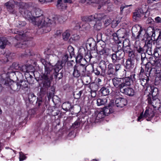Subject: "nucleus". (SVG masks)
<instances>
[{"mask_svg":"<svg viewBox=\"0 0 161 161\" xmlns=\"http://www.w3.org/2000/svg\"><path fill=\"white\" fill-rule=\"evenodd\" d=\"M125 72V77L123 78L114 77L112 79V81L114 86L118 89L120 91L124 87L130 86L133 82V79H135V75L132 74L130 76L127 77L126 71L124 69Z\"/></svg>","mask_w":161,"mask_h":161,"instance_id":"f257e3e1","label":"nucleus"},{"mask_svg":"<svg viewBox=\"0 0 161 161\" xmlns=\"http://www.w3.org/2000/svg\"><path fill=\"white\" fill-rule=\"evenodd\" d=\"M21 1L22 0H10L4 3V6L10 14H16L17 12L15 8V5L19 6V8H23L24 6L25 3Z\"/></svg>","mask_w":161,"mask_h":161,"instance_id":"f03ea898","label":"nucleus"},{"mask_svg":"<svg viewBox=\"0 0 161 161\" xmlns=\"http://www.w3.org/2000/svg\"><path fill=\"white\" fill-rule=\"evenodd\" d=\"M87 66L86 64H77L73 67L72 75L74 77L78 78L80 76L85 75Z\"/></svg>","mask_w":161,"mask_h":161,"instance_id":"7ed1b4c3","label":"nucleus"},{"mask_svg":"<svg viewBox=\"0 0 161 161\" xmlns=\"http://www.w3.org/2000/svg\"><path fill=\"white\" fill-rule=\"evenodd\" d=\"M40 61L44 66L45 71L41 75V77H53V68L51 66V64L49 61L45 59L41 58Z\"/></svg>","mask_w":161,"mask_h":161,"instance_id":"20e7f679","label":"nucleus"},{"mask_svg":"<svg viewBox=\"0 0 161 161\" xmlns=\"http://www.w3.org/2000/svg\"><path fill=\"white\" fill-rule=\"evenodd\" d=\"M41 78L42 79V86L40 88V92L41 96L42 97L46 94V91L50 87L53 77H41Z\"/></svg>","mask_w":161,"mask_h":161,"instance_id":"39448f33","label":"nucleus"},{"mask_svg":"<svg viewBox=\"0 0 161 161\" xmlns=\"http://www.w3.org/2000/svg\"><path fill=\"white\" fill-rule=\"evenodd\" d=\"M121 64H114L112 63L109 64L107 65L106 74L107 75L110 77H113L117 74V72L121 68Z\"/></svg>","mask_w":161,"mask_h":161,"instance_id":"423d86ee","label":"nucleus"},{"mask_svg":"<svg viewBox=\"0 0 161 161\" xmlns=\"http://www.w3.org/2000/svg\"><path fill=\"white\" fill-rule=\"evenodd\" d=\"M32 20L33 24L36 25L39 28L46 27L47 22L44 16H42L39 18H33Z\"/></svg>","mask_w":161,"mask_h":161,"instance_id":"0eeeda50","label":"nucleus"},{"mask_svg":"<svg viewBox=\"0 0 161 161\" xmlns=\"http://www.w3.org/2000/svg\"><path fill=\"white\" fill-rule=\"evenodd\" d=\"M63 68L61 66L55 65L53 69L54 71H53V75H54V78L56 80H58L61 79L63 76V71L61 70Z\"/></svg>","mask_w":161,"mask_h":161,"instance_id":"6e6552de","label":"nucleus"},{"mask_svg":"<svg viewBox=\"0 0 161 161\" xmlns=\"http://www.w3.org/2000/svg\"><path fill=\"white\" fill-rule=\"evenodd\" d=\"M148 103L150 105H151L153 108L155 110H157L161 104L160 100L157 97H152L151 98L149 97L147 99Z\"/></svg>","mask_w":161,"mask_h":161,"instance_id":"1a4fd4ad","label":"nucleus"},{"mask_svg":"<svg viewBox=\"0 0 161 161\" xmlns=\"http://www.w3.org/2000/svg\"><path fill=\"white\" fill-rule=\"evenodd\" d=\"M9 80L7 81L6 83L7 84L6 87L8 88H10L11 90L14 91H18L20 90V87L19 85V82H16L13 80H11L8 77Z\"/></svg>","mask_w":161,"mask_h":161,"instance_id":"9d476101","label":"nucleus"},{"mask_svg":"<svg viewBox=\"0 0 161 161\" xmlns=\"http://www.w3.org/2000/svg\"><path fill=\"white\" fill-rule=\"evenodd\" d=\"M134 49L136 53H139L141 55L145 54V50L144 47L141 46V44L139 41H136L134 44Z\"/></svg>","mask_w":161,"mask_h":161,"instance_id":"9b49d317","label":"nucleus"},{"mask_svg":"<svg viewBox=\"0 0 161 161\" xmlns=\"http://www.w3.org/2000/svg\"><path fill=\"white\" fill-rule=\"evenodd\" d=\"M144 15V12L141 8L136 9L133 13V18L135 21L140 20Z\"/></svg>","mask_w":161,"mask_h":161,"instance_id":"f8f14e48","label":"nucleus"},{"mask_svg":"<svg viewBox=\"0 0 161 161\" xmlns=\"http://www.w3.org/2000/svg\"><path fill=\"white\" fill-rule=\"evenodd\" d=\"M156 111L152 107L147 108L144 114V116L145 118H148L146 119L147 121H150L151 119L154 117Z\"/></svg>","mask_w":161,"mask_h":161,"instance_id":"ddd939ff","label":"nucleus"},{"mask_svg":"<svg viewBox=\"0 0 161 161\" xmlns=\"http://www.w3.org/2000/svg\"><path fill=\"white\" fill-rule=\"evenodd\" d=\"M24 41L20 42H18L14 46L16 48H20L25 49L28 46V41L30 40V39L25 36L24 37V39H20Z\"/></svg>","mask_w":161,"mask_h":161,"instance_id":"4468645a","label":"nucleus"},{"mask_svg":"<svg viewBox=\"0 0 161 161\" xmlns=\"http://www.w3.org/2000/svg\"><path fill=\"white\" fill-rule=\"evenodd\" d=\"M84 54H85V48L84 47H83L80 49L79 53L76 57V61L77 62H79L80 63L79 64L84 63V61L85 60L83 58Z\"/></svg>","mask_w":161,"mask_h":161,"instance_id":"2eb2a0df","label":"nucleus"},{"mask_svg":"<svg viewBox=\"0 0 161 161\" xmlns=\"http://www.w3.org/2000/svg\"><path fill=\"white\" fill-rule=\"evenodd\" d=\"M125 53H127L132 50L130 45V42L128 40L125 39L123 42V47L121 49Z\"/></svg>","mask_w":161,"mask_h":161,"instance_id":"dca6fc26","label":"nucleus"},{"mask_svg":"<svg viewBox=\"0 0 161 161\" xmlns=\"http://www.w3.org/2000/svg\"><path fill=\"white\" fill-rule=\"evenodd\" d=\"M158 94V89L154 86H150L149 94L147 95V98L149 97L151 98L152 97H157V96Z\"/></svg>","mask_w":161,"mask_h":161,"instance_id":"f3484780","label":"nucleus"},{"mask_svg":"<svg viewBox=\"0 0 161 161\" xmlns=\"http://www.w3.org/2000/svg\"><path fill=\"white\" fill-rule=\"evenodd\" d=\"M96 44V42L92 38L89 39L86 43V50L88 51L92 50L95 49V46Z\"/></svg>","mask_w":161,"mask_h":161,"instance_id":"a211bd4d","label":"nucleus"},{"mask_svg":"<svg viewBox=\"0 0 161 161\" xmlns=\"http://www.w3.org/2000/svg\"><path fill=\"white\" fill-rule=\"evenodd\" d=\"M150 36L152 38V40L153 42V43H156V38H155V31L152 27H148L146 31V36Z\"/></svg>","mask_w":161,"mask_h":161,"instance_id":"6ab92c4d","label":"nucleus"},{"mask_svg":"<svg viewBox=\"0 0 161 161\" xmlns=\"http://www.w3.org/2000/svg\"><path fill=\"white\" fill-rule=\"evenodd\" d=\"M122 93L130 97H132L134 95L135 91L131 87H128L122 88L120 90Z\"/></svg>","mask_w":161,"mask_h":161,"instance_id":"aec40b11","label":"nucleus"},{"mask_svg":"<svg viewBox=\"0 0 161 161\" xmlns=\"http://www.w3.org/2000/svg\"><path fill=\"white\" fill-rule=\"evenodd\" d=\"M115 103L117 107L122 108L126 105L127 101L124 98L119 97L116 99Z\"/></svg>","mask_w":161,"mask_h":161,"instance_id":"412c9836","label":"nucleus"},{"mask_svg":"<svg viewBox=\"0 0 161 161\" xmlns=\"http://www.w3.org/2000/svg\"><path fill=\"white\" fill-rule=\"evenodd\" d=\"M12 32L16 34L15 36V38L17 40L20 39H24V37L26 36V34H24V32L22 31H19L17 29H15L12 31Z\"/></svg>","mask_w":161,"mask_h":161,"instance_id":"4be33fe9","label":"nucleus"},{"mask_svg":"<svg viewBox=\"0 0 161 161\" xmlns=\"http://www.w3.org/2000/svg\"><path fill=\"white\" fill-rule=\"evenodd\" d=\"M69 57L68 53L64 54L62 57V60L58 61L56 65L59 66H61V67L63 68L64 66H65L66 62L67 61Z\"/></svg>","mask_w":161,"mask_h":161,"instance_id":"5701e85b","label":"nucleus"},{"mask_svg":"<svg viewBox=\"0 0 161 161\" xmlns=\"http://www.w3.org/2000/svg\"><path fill=\"white\" fill-rule=\"evenodd\" d=\"M149 59H150L153 67V68H154L155 69V68L158 69L160 68L161 66V59L154 58V59L153 60V58L151 57H150Z\"/></svg>","mask_w":161,"mask_h":161,"instance_id":"b1692460","label":"nucleus"},{"mask_svg":"<svg viewBox=\"0 0 161 161\" xmlns=\"http://www.w3.org/2000/svg\"><path fill=\"white\" fill-rule=\"evenodd\" d=\"M145 32V30H143L141 27H140V29L138 31H134L132 32V38L133 39H137L139 38L140 36L143 35V34Z\"/></svg>","mask_w":161,"mask_h":161,"instance_id":"393cba45","label":"nucleus"},{"mask_svg":"<svg viewBox=\"0 0 161 161\" xmlns=\"http://www.w3.org/2000/svg\"><path fill=\"white\" fill-rule=\"evenodd\" d=\"M116 55L117 57V59L118 63L120 61L121 63L124 62V57L125 56V53L122 49H119L116 51Z\"/></svg>","mask_w":161,"mask_h":161,"instance_id":"a878e982","label":"nucleus"},{"mask_svg":"<svg viewBox=\"0 0 161 161\" xmlns=\"http://www.w3.org/2000/svg\"><path fill=\"white\" fill-rule=\"evenodd\" d=\"M32 14L33 18H39L42 16H43V12L39 8H34Z\"/></svg>","mask_w":161,"mask_h":161,"instance_id":"bb28decb","label":"nucleus"},{"mask_svg":"<svg viewBox=\"0 0 161 161\" xmlns=\"http://www.w3.org/2000/svg\"><path fill=\"white\" fill-rule=\"evenodd\" d=\"M125 67L128 71H130L133 69L134 65L131 58H129L127 60Z\"/></svg>","mask_w":161,"mask_h":161,"instance_id":"cd10ccee","label":"nucleus"},{"mask_svg":"<svg viewBox=\"0 0 161 161\" xmlns=\"http://www.w3.org/2000/svg\"><path fill=\"white\" fill-rule=\"evenodd\" d=\"M149 59L150 61L146 63L144 65L145 66V70L148 72L149 75L151 73V72L153 69L154 71L155 70V68L153 67L151 60Z\"/></svg>","mask_w":161,"mask_h":161,"instance_id":"c85d7f7f","label":"nucleus"},{"mask_svg":"<svg viewBox=\"0 0 161 161\" xmlns=\"http://www.w3.org/2000/svg\"><path fill=\"white\" fill-rule=\"evenodd\" d=\"M63 109L66 111H70L72 108L74 107L73 106H72L71 103L69 102L64 103L62 106Z\"/></svg>","mask_w":161,"mask_h":161,"instance_id":"c756f323","label":"nucleus"},{"mask_svg":"<svg viewBox=\"0 0 161 161\" xmlns=\"http://www.w3.org/2000/svg\"><path fill=\"white\" fill-rule=\"evenodd\" d=\"M106 62L103 60L101 61L99 63L98 66L101 69V70H102V73L104 74L106 72V70H107V65Z\"/></svg>","mask_w":161,"mask_h":161,"instance_id":"7c9ffc66","label":"nucleus"},{"mask_svg":"<svg viewBox=\"0 0 161 161\" xmlns=\"http://www.w3.org/2000/svg\"><path fill=\"white\" fill-rule=\"evenodd\" d=\"M56 6L58 9L63 10L67 7V4L64 2L62 0H58Z\"/></svg>","mask_w":161,"mask_h":161,"instance_id":"2f4dec72","label":"nucleus"},{"mask_svg":"<svg viewBox=\"0 0 161 161\" xmlns=\"http://www.w3.org/2000/svg\"><path fill=\"white\" fill-rule=\"evenodd\" d=\"M9 42L5 38L0 37V48L1 49L5 48L6 45L8 44Z\"/></svg>","mask_w":161,"mask_h":161,"instance_id":"473e14b6","label":"nucleus"},{"mask_svg":"<svg viewBox=\"0 0 161 161\" xmlns=\"http://www.w3.org/2000/svg\"><path fill=\"white\" fill-rule=\"evenodd\" d=\"M85 56V58L84 59H85V60L84 61L86 65L87 64V62H90L91 59V58L92 57V56L91 55V53L90 51L88 50H86L85 49V54H84Z\"/></svg>","mask_w":161,"mask_h":161,"instance_id":"72a5a7b5","label":"nucleus"},{"mask_svg":"<svg viewBox=\"0 0 161 161\" xmlns=\"http://www.w3.org/2000/svg\"><path fill=\"white\" fill-rule=\"evenodd\" d=\"M19 83L20 89L21 88L23 90L28 88L30 84L27 81L25 80H20Z\"/></svg>","mask_w":161,"mask_h":161,"instance_id":"f704fd0d","label":"nucleus"},{"mask_svg":"<svg viewBox=\"0 0 161 161\" xmlns=\"http://www.w3.org/2000/svg\"><path fill=\"white\" fill-rule=\"evenodd\" d=\"M99 92L102 95L106 96L109 94L110 91L108 87L103 86L100 90Z\"/></svg>","mask_w":161,"mask_h":161,"instance_id":"c9c22d12","label":"nucleus"},{"mask_svg":"<svg viewBox=\"0 0 161 161\" xmlns=\"http://www.w3.org/2000/svg\"><path fill=\"white\" fill-rule=\"evenodd\" d=\"M9 80L8 77H6L5 78H1L0 80V92H1L3 88L6 87V85H7L6 82Z\"/></svg>","mask_w":161,"mask_h":161,"instance_id":"e433bc0d","label":"nucleus"},{"mask_svg":"<svg viewBox=\"0 0 161 161\" xmlns=\"http://www.w3.org/2000/svg\"><path fill=\"white\" fill-rule=\"evenodd\" d=\"M91 89V93L96 92L98 89V85L95 83H91L88 86Z\"/></svg>","mask_w":161,"mask_h":161,"instance_id":"4c0bfd02","label":"nucleus"},{"mask_svg":"<svg viewBox=\"0 0 161 161\" xmlns=\"http://www.w3.org/2000/svg\"><path fill=\"white\" fill-rule=\"evenodd\" d=\"M28 100L30 103H33L35 102L37 99L36 97L34 94L32 92H29L28 94Z\"/></svg>","mask_w":161,"mask_h":161,"instance_id":"58836bf2","label":"nucleus"},{"mask_svg":"<svg viewBox=\"0 0 161 161\" xmlns=\"http://www.w3.org/2000/svg\"><path fill=\"white\" fill-rule=\"evenodd\" d=\"M82 20L85 22H90L94 21L95 20V16L92 15L90 16H86L82 17Z\"/></svg>","mask_w":161,"mask_h":161,"instance_id":"ea45409f","label":"nucleus"},{"mask_svg":"<svg viewBox=\"0 0 161 161\" xmlns=\"http://www.w3.org/2000/svg\"><path fill=\"white\" fill-rule=\"evenodd\" d=\"M154 84L156 86L159 85L161 83V74L160 72L156 73Z\"/></svg>","mask_w":161,"mask_h":161,"instance_id":"a19ab883","label":"nucleus"},{"mask_svg":"<svg viewBox=\"0 0 161 161\" xmlns=\"http://www.w3.org/2000/svg\"><path fill=\"white\" fill-rule=\"evenodd\" d=\"M92 66L93 69V72L94 74L97 76H104V75H105L104 74L102 73V70L101 72L100 71L101 69L100 68L97 66L96 68L94 69L93 67V65L92 64Z\"/></svg>","mask_w":161,"mask_h":161,"instance_id":"79ce46f5","label":"nucleus"},{"mask_svg":"<svg viewBox=\"0 0 161 161\" xmlns=\"http://www.w3.org/2000/svg\"><path fill=\"white\" fill-rule=\"evenodd\" d=\"M95 16V20H100L105 19L107 16L103 13H97L94 15Z\"/></svg>","mask_w":161,"mask_h":161,"instance_id":"37998d69","label":"nucleus"},{"mask_svg":"<svg viewBox=\"0 0 161 161\" xmlns=\"http://www.w3.org/2000/svg\"><path fill=\"white\" fill-rule=\"evenodd\" d=\"M86 91V89H83L79 91L78 92L77 91L73 93V96L75 99H79L82 94Z\"/></svg>","mask_w":161,"mask_h":161,"instance_id":"c03bdc74","label":"nucleus"},{"mask_svg":"<svg viewBox=\"0 0 161 161\" xmlns=\"http://www.w3.org/2000/svg\"><path fill=\"white\" fill-rule=\"evenodd\" d=\"M23 8H22L23 9L22 12H24V16L25 18H30L32 20V19H33V15H32L31 12L27 10L24 9L23 8Z\"/></svg>","mask_w":161,"mask_h":161,"instance_id":"a18cd8bd","label":"nucleus"},{"mask_svg":"<svg viewBox=\"0 0 161 161\" xmlns=\"http://www.w3.org/2000/svg\"><path fill=\"white\" fill-rule=\"evenodd\" d=\"M77 119L82 126L84 125L86 120L88 121L87 116H84V115L80 116Z\"/></svg>","mask_w":161,"mask_h":161,"instance_id":"49530a36","label":"nucleus"},{"mask_svg":"<svg viewBox=\"0 0 161 161\" xmlns=\"http://www.w3.org/2000/svg\"><path fill=\"white\" fill-rule=\"evenodd\" d=\"M153 54L155 57L157 59H161V50L159 48L154 49Z\"/></svg>","mask_w":161,"mask_h":161,"instance_id":"de8ad7c7","label":"nucleus"},{"mask_svg":"<svg viewBox=\"0 0 161 161\" xmlns=\"http://www.w3.org/2000/svg\"><path fill=\"white\" fill-rule=\"evenodd\" d=\"M103 112L105 116H108L109 114L112 113L113 111L112 109L110 108L109 106L108 107H105L103 109H101Z\"/></svg>","mask_w":161,"mask_h":161,"instance_id":"09e8293b","label":"nucleus"},{"mask_svg":"<svg viewBox=\"0 0 161 161\" xmlns=\"http://www.w3.org/2000/svg\"><path fill=\"white\" fill-rule=\"evenodd\" d=\"M139 80L141 85L144 86L148 83L149 79L147 75V77L140 78Z\"/></svg>","mask_w":161,"mask_h":161,"instance_id":"8fccbe9b","label":"nucleus"},{"mask_svg":"<svg viewBox=\"0 0 161 161\" xmlns=\"http://www.w3.org/2000/svg\"><path fill=\"white\" fill-rule=\"evenodd\" d=\"M107 102V98H99L97 100V103L98 106L105 105Z\"/></svg>","mask_w":161,"mask_h":161,"instance_id":"3c124183","label":"nucleus"},{"mask_svg":"<svg viewBox=\"0 0 161 161\" xmlns=\"http://www.w3.org/2000/svg\"><path fill=\"white\" fill-rule=\"evenodd\" d=\"M110 57L111 58L112 60V62L114 63H118V58L116 52H114V53H113L112 54H109V55Z\"/></svg>","mask_w":161,"mask_h":161,"instance_id":"603ef678","label":"nucleus"},{"mask_svg":"<svg viewBox=\"0 0 161 161\" xmlns=\"http://www.w3.org/2000/svg\"><path fill=\"white\" fill-rule=\"evenodd\" d=\"M36 99V105L38 107H40L44 103V102L42 100V97L40 96L37 97Z\"/></svg>","mask_w":161,"mask_h":161,"instance_id":"864d4df0","label":"nucleus"},{"mask_svg":"<svg viewBox=\"0 0 161 161\" xmlns=\"http://www.w3.org/2000/svg\"><path fill=\"white\" fill-rule=\"evenodd\" d=\"M103 113L102 110H101L99 112H98L96 118V122H97V120L101 119L105 116Z\"/></svg>","mask_w":161,"mask_h":161,"instance_id":"5fc2aeb1","label":"nucleus"},{"mask_svg":"<svg viewBox=\"0 0 161 161\" xmlns=\"http://www.w3.org/2000/svg\"><path fill=\"white\" fill-rule=\"evenodd\" d=\"M69 53L71 58L75 55L74 50V48L71 46H69L68 48V53Z\"/></svg>","mask_w":161,"mask_h":161,"instance_id":"6e6d98bb","label":"nucleus"},{"mask_svg":"<svg viewBox=\"0 0 161 161\" xmlns=\"http://www.w3.org/2000/svg\"><path fill=\"white\" fill-rule=\"evenodd\" d=\"M112 36H113V39L116 41L119 40V38H124V36H121L119 34L115 32H114L113 35Z\"/></svg>","mask_w":161,"mask_h":161,"instance_id":"4d7b16f0","label":"nucleus"},{"mask_svg":"<svg viewBox=\"0 0 161 161\" xmlns=\"http://www.w3.org/2000/svg\"><path fill=\"white\" fill-rule=\"evenodd\" d=\"M62 36L64 40L66 41L69 39L70 36V34L69 31L67 30L63 33Z\"/></svg>","mask_w":161,"mask_h":161,"instance_id":"13d9d810","label":"nucleus"},{"mask_svg":"<svg viewBox=\"0 0 161 161\" xmlns=\"http://www.w3.org/2000/svg\"><path fill=\"white\" fill-rule=\"evenodd\" d=\"M143 39L146 42H147V43H150L152 42L153 41L152 40L151 37L150 36H146V31L143 34Z\"/></svg>","mask_w":161,"mask_h":161,"instance_id":"bf43d9fd","label":"nucleus"},{"mask_svg":"<svg viewBox=\"0 0 161 161\" xmlns=\"http://www.w3.org/2000/svg\"><path fill=\"white\" fill-rule=\"evenodd\" d=\"M28 66L26 65H20L19 70L20 71L24 72H28Z\"/></svg>","mask_w":161,"mask_h":161,"instance_id":"052dcab7","label":"nucleus"},{"mask_svg":"<svg viewBox=\"0 0 161 161\" xmlns=\"http://www.w3.org/2000/svg\"><path fill=\"white\" fill-rule=\"evenodd\" d=\"M93 26L94 29L97 31H99L101 28L102 23L99 22H96Z\"/></svg>","mask_w":161,"mask_h":161,"instance_id":"680f3d73","label":"nucleus"},{"mask_svg":"<svg viewBox=\"0 0 161 161\" xmlns=\"http://www.w3.org/2000/svg\"><path fill=\"white\" fill-rule=\"evenodd\" d=\"M26 24V23L25 21H18L16 24V26L17 27L21 28L25 26Z\"/></svg>","mask_w":161,"mask_h":161,"instance_id":"e2e57ef3","label":"nucleus"},{"mask_svg":"<svg viewBox=\"0 0 161 161\" xmlns=\"http://www.w3.org/2000/svg\"><path fill=\"white\" fill-rule=\"evenodd\" d=\"M67 19V17L65 15L61 16L58 17L57 20L60 23H63Z\"/></svg>","mask_w":161,"mask_h":161,"instance_id":"0e129e2a","label":"nucleus"},{"mask_svg":"<svg viewBox=\"0 0 161 161\" xmlns=\"http://www.w3.org/2000/svg\"><path fill=\"white\" fill-rule=\"evenodd\" d=\"M98 53L100 55H104L107 56L109 55V53L105 49H102L101 50L98 51Z\"/></svg>","mask_w":161,"mask_h":161,"instance_id":"69168bd1","label":"nucleus"},{"mask_svg":"<svg viewBox=\"0 0 161 161\" xmlns=\"http://www.w3.org/2000/svg\"><path fill=\"white\" fill-rule=\"evenodd\" d=\"M156 43L158 45L161 44V31L159 32V34L156 39Z\"/></svg>","mask_w":161,"mask_h":161,"instance_id":"338daca9","label":"nucleus"},{"mask_svg":"<svg viewBox=\"0 0 161 161\" xmlns=\"http://www.w3.org/2000/svg\"><path fill=\"white\" fill-rule=\"evenodd\" d=\"M114 33L111 29H108L105 31V33L106 35L108 36H111Z\"/></svg>","mask_w":161,"mask_h":161,"instance_id":"774afa93","label":"nucleus"}]
</instances>
